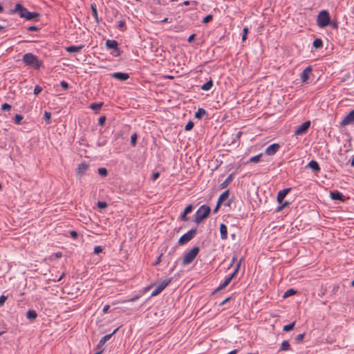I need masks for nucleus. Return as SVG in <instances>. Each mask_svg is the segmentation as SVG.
Instances as JSON below:
<instances>
[{
  "mask_svg": "<svg viewBox=\"0 0 354 354\" xmlns=\"http://www.w3.org/2000/svg\"><path fill=\"white\" fill-rule=\"evenodd\" d=\"M229 195L230 191L228 189L224 191L222 194H221L217 201L221 203H223L229 197Z\"/></svg>",
  "mask_w": 354,
  "mask_h": 354,
  "instance_id": "obj_25",
  "label": "nucleus"
},
{
  "mask_svg": "<svg viewBox=\"0 0 354 354\" xmlns=\"http://www.w3.org/2000/svg\"><path fill=\"white\" fill-rule=\"evenodd\" d=\"M172 278H168L165 279L161 281H159L158 283H155L153 284H151L149 286H147L145 290H148L151 289L153 286H157L160 290H163L171 282Z\"/></svg>",
  "mask_w": 354,
  "mask_h": 354,
  "instance_id": "obj_8",
  "label": "nucleus"
},
{
  "mask_svg": "<svg viewBox=\"0 0 354 354\" xmlns=\"http://www.w3.org/2000/svg\"><path fill=\"white\" fill-rule=\"evenodd\" d=\"M28 31H37L39 30V28L35 26H30L27 28Z\"/></svg>",
  "mask_w": 354,
  "mask_h": 354,
  "instance_id": "obj_59",
  "label": "nucleus"
},
{
  "mask_svg": "<svg viewBox=\"0 0 354 354\" xmlns=\"http://www.w3.org/2000/svg\"><path fill=\"white\" fill-rule=\"evenodd\" d=\"M41 91H42V88L40 86L37 85L35 86V88H34V94L35 95H37L41 92Z\"/></svg>",
  "mask_w": 354,
  "mask_h": 354,
  "instance_id": "obj_49",
  "label": "nucleus"
},
{
  "mask_svg": "<svg viewBox=\"0 0 354 354\" xmlns=\"http://www.w3.org/2000/svg\"><path fill=\"white\" fill-rule=\"evenodd\" d=\"M106 122V116L102 115L98 119V125L104 126Z\"/></svg>",
  "mask_w": 354,
  "mask_h": 354,
  "instance_id": "obj_45",
  "label": "nucleus"
},
{
  "mask_svg": "<svg viewBox=\"0 0 354 354\" xmlns=\"http://www.w3.org/2000/svg\"><path fill=\"white\" fill-rule=\"evenodd\" d=\"M248 33V27L243 28V34H242V41H245L246 40Z\"/></svg>",
  "mask_w": 354,
  "mask_h": 354,
  "instance_id": "obj_44",
  "label": "nucleus"
},
{
  "mask_svg": "<svg viewBox=\"0 0 354 354\" xmlns=\"http://www.w3.org/2000/svg\"><path fill=\"white\" fill-rule=\"evenodd\" d=\"M295 325V322H293L289 324L285 325L283 328V330L285 332L290 331L294 328Z\"/></svg>",
  "mask_w": 354,
  "mask_h": 354,
  "instance_id": "obj_33",
  "label": "nucleus"
},
{
  "mask_svg": "<svg viewBox=\"0 0 354 354\" xmlns=\"http://www.w3.org/2000/svg\"><path fill=\"white\" fill-rule=\"evenodd\" d=\"M219 231L221 234V239L222 240H226L227 239V228L224 223L220 224Z\"/></svg>",
  "mask_w": 354,
  "mask_h": 354,
  "instance_id": "obj_18",
  "label": "nucleus"
},
{
  "mask_svg": "<svg viewBox=\"0 0 354 354\" xmlns=\"http://www.w3.org/2000/svg\"><path fill=\"white\" fill-rule=\"evenodd\" d=\"M205 115H207V111L203 108H199L195 113L194 117L195 118L201 120Z\"/></svg>",
  "mask_w": 354,
  "mask_h": 354,
  "instance_id": "obj_26",
  "label": "nucleus"
},
{
  "mask_svg": "<svg viewBox=\"0 0 354 354\" xmlns=\"http://www.w3.org/2000/svg\"><path fill=\"white\" fill-rule=\"evenodd\" d=\"M155 287L156 288L154 289V290H153V292L151 294V296L152 297L156 296L162 292V290H160L157 286Z\"/></svg>",
  "mask_w": 354,
  "mask_h": 354,
  "instance_id": "obj_53",
  "label": "nucleus"
},
{
  "mask_svg": "<svg viewBox=\"0 0 354 354\" xmlns=\"http://www.w3.org/2000/svg\"><path fill=\"white\" fill-rule=\"evenodd\" d=\"M180 220L183 221H189V217H187V214H185L184 212L180 214Z\"/></svg>",
  "mask_w": 354,
  "mask_h": 354,
  "instance_id": "obj_51",
  "label": "nucleus"
},
{
  "mask_svg": "<svg viewBox=\"0 0 354 354\" xmlns=\"http://www.w3.org/2000/svg\"><path fill=\"white\" fill-rule=\"evenodd\" d=\"M97 171L98 174L102 177H106L108 175L107 169L104 167H100Z\"/></svg>",
  "mask_w": 354,
  "mask_h": 354,
  "instance_id": "obj_35",
  "label": "nucleus"
},
{
  "mask_svg": "<svg viewBox=\"0 0 354 354\" xmlns=\"http://www.w3.org/2000/svg\"><path fill=\"white\" fill-rule=\"evenodd\" d=\"M7 299H8V297L5 296V295H1L0 297V306H2L4 304V303L7 300Z\"/></svg>",
  "mask_w": 354,
  "mask_h": 354,
  "instance_id": "obj_55",
  "label": "nucleus"
},
{
  "mask_svg": "<svg viewBox=\"0 0 354 354\" xmlns=\"http://www.w3.org/2000/svg\"><path fill=\"white\" fill-rule=\"evenodd\" d=\"M60 85L64 90H67L69 87L68 84L66 81H62Z\"/></svg>",
  "mask_w": 354,
  "mask_h": 354,
  "instance_id": "obj_56",
  "label": "nucleus"
},
{
  "mask_svg": "<svg viewBox=\"0 0 354 354\" xmlns=\"http://www.w3.org/2000/svg\"><path fill=\"white\" fill-rule=\"evenodd\" d=\"M195 37H196V34H192L191 35H189V37H188L187 39V41L189 43H192L194 39H195Z\"/></svg>",
  "mask_w": 354,
  "mask_h": 354,
  "instance_id": "obj_62",
  "label": "nucleus"
},
{
  "mask_svg": "<svg viewBox=\"0 0 354 354\" xmlns=\"http://www.w3.org/2000/svg\"><path fill=\"white\" fill-rule=\"evenodd\" d=\"M210 212V207L206 205H203L196 212L194 222L196 224H200L209 216Z\"/></svg>",
  "mask_w": 354,
  "mask_h": 354,
  "instance_id": "obj_2",
  "label": "nucleus"
},
{
  "mask_svg": "<svg viewBox=\"0 0 354 354\" xmlns=\"http://www.w3.org/2000/svg\"><path fill=\"white\" fill-rule=\"evenodd\" d=\"M84 48V45L80 46H69L66 47V50L68 53H78Z\"/></svg>",
  "mask_w": 354,
  "mask_h": 354,
  "instance_id": "obj_20",
  "label": "nucleus"
},
{
  "mask_svg": "<svg viewBox=\"0 0 354 354\" xmlns=\"http://www.w3.org/2000/svg\"><path fill=\"white\" fill-rule=\"evenodd\" d=\"M333 28L337 29L338 28V22L337 21H330V24Z\"/></svg>",
  "mask_w": 354,
  "mask_h": 354,
  "instance_id": "obj_58",
  "label": "nucleus"
},
{
  "mask_svg": "<svg viewBox=\"0 0 354 354\" xmlns=\"http://www.w3.org/2000/svg\"><path fill=\"white\" fill-rule=\"evenodd\" d=\"M28 10L27 8L24 7L21 3H17L14 9H11L9 11L10 15L18 13L21 18L26 19Z\"/></svg>",
  "mask_w": 354,
  "mask_h": 354,
  "instance_id": "obj_6",
  "label": "nucleus"
},
{
  "mask_svg": "<svg viewBox=\"0 0 354 354\" xmlns=\"http://www.w3.org/2000/svg\"><path fill=\"white\" fill-rule=\"evenodd\" d=\"M97 206L100 208V209H104L107 207V203L104 201H98L97 202Z\"/></svg>",
  "mask_w": 354,
  "mask_h": 354,
  "instance_id": "obj_46",
  "label": "nucleus"
},
{
  "mask_svg": "<svg viewBox=\"0 0 354 354\" xmlns=\"http://www.w3.org/2000/svg\"><path fill=\"white\" fill-rule=\"evenodd\" d=\"M262 156V153H259L257 156H252L250 158V162H258L260 161V158Z\"/></svg>",
  "mask_w": 354,
  "mask_h": 354,
  "instance_id": "obj_37",
  "label": "nucleus"
},
{
  "mask_svg": "<svg viewBox=\"0 0 354 354\" xmlns=\"http://www.w3.org/2000/svg\"><path fill=\"white\" fill-rule=\"evenodd\" d=\"M305 336V333H302V334H299L298 335L296 336L295 340L296 342H300L303 340L304 337Z\"/></svg>",
  "mask_w": 354,
  "mask_h": 354,
  "instance_id": "obj_50",
  "label": "nucleus"
},
{
  "mask_svg": "<svg viewBox=\"0 0 354 354\" xmlns=\"http://www.w3.org/2000/svg\"><path fill=\"white\" fill-rule=\"evenodd\" d=\"M243 258L242 257L236 263V268L234 269V270L233 271V272L236 274V276L238 274V272L240 269V267H241V262L243 261Z\"/></svg>",
  "mask_w": 354,
  "mask_h": 354,
  "instance_id": "obj_42",
  "label": "nucleus"
},
{
  "mask_svg": "<svg viewBox=\"0 0 354 354\" xmlns=\"http://www.w3.org/2000/svg\"><path fill=\"white\" fill-rule=\"evenodd\" d=\"M37 314L34 310H28L26 313V317L30 320H34L36 319Z\"/></svg>",
  "mask_w": 354,
  "mask_h": 354,
  "instance_id": "obj_29",
  "label": "nucleus"
},
{
  "mask_svg": "<svg viewBox=\"0 0 354 354\" xmlns=\"http://www.w3.org/2000/svg\"><path fill=\"white\" fill-rule=\"evenodd\" d=\"M22 60L26 65L32 66L35 69H39L42 65V62L39 59L38 57L31 53L24 55Z\"/></svg>",
  "mask_w": 354,
  "mask_h": 354,
  "instance_id": "obj_1",
  "label": "nucleus"
},
{
  "mask_svg": "<svg viewBox=\"0 0 354 354\" xmlns=\"http://www.w3.org/2000/svg\"><path fill=\"white\" fill-rule=\"evenodd\" d=\"M330 15L327 10H322L317 15V24L320 28H325L330 24Z\"/></svg>",
  "mask_w": 354,
  "mask_h": 354,
  "instance_id": "obj_4",
  "label": "nucleus"
},
{
  "mask_svg": "<svg viewBox=\"0 0 354 354\" xmlns=\"http://www.w3.org/2000/svg\"><path fill=\"white\" fill-rule=\"evenodd\" d=\"M70 235L74 239H76L78 237L77 232L74 230L70 231Z\"/></svg>",
  "mask_w": 354,
  "mask_h": 354,
  "instance_id": "obj_57",
  "label": "nucleus"
},
{
  "mask_svg": "<svg viewBox=\"0 0 354 354\" xmlns=\"http://www.w3.org/2000/svg\"><path fill=\"white\" fill-rule=\"evenodd\" d=\"M281 205L277 207V212H279V211L282 210L283 209H284L285 207H288L290 204V203L288 201H285L283 203H281Z\"/></svg>",
  "mask_w": 354,
  "mask_h": 354,
  "instance_id": "obj_41",
  "label": "nucleus"
},
{
  "mask_svg": "<svg viewBox=\"0 0 354 354\" xmlns=\"http://www.w3.org/2000/svg\"><path fill=\"white\" fill-rule=\"evenodd\" d=\"M193 208H194V207H193V205H187V206L184 209V211H183V212H184L185 214H189V213H191V212H192V211L193 210Z\"/></svg>",
  "mask_w": 354,
  "mask_h": 354,
  "instance_id": "obj_47",
  "label": "nucleus"
},
{
  "mask_svg": "<svg viewBox=\"0 0 354 354\" xmlns=\"http://www.w3.org/2000/svg\"><path fill=\"white\" fill-rule=\"evenodd\" d=\"M137 138H138V136H137V134L136 133H134L133 135H131V145L133 147H135L136 145Z\"/></svg>",
  "mask_w": 354,
  "mask_h": 354,
  "instance_id": "obj_38",
  "label": "nucleus"
},
{
  "mask_svg": "<svg viewBox=\"0 0 354 354\" xmlns=\"http://www.w3.org/2000/svg\"><path fill=\"white\" fill-rule=\"evenodd\" d=\"M12 108V106L8 103H4L1 105V110L3 111H9Z\"/></svg>",
  "mask_w": 354,
  "mask_h": 354,
  "instance_id": "obj_48",
  "label": "nucleus"
},
{
  "mask_svg": "<svg viewBox=\"0 0 354 354\" xmlns=\"http://www.w3.org/2000/svg\"><path fill=\"white\" fill-rule=\"evenodd\" d=\"M118 330H119V327L115 328L111 333L106 335L104 337H102L98 342V344L97 346V349L101 350V348L103 346V345L105 344V342H107L109 339H110V338L112 337V335H114Z\"/></svg>",
  "mask_w": 354,
  "mask_h": 354,
  "instance_id": "obj_11",
  "label": "nucleus"
},
{
  "mask_svg": "<svg viewBox=\"0 0 354 354\" xmlns=\"http://www.w3.org/2000/svg\"><path fill=\"white\" fill-rule=\"evenodd\" d=\"M105 46L107 48L113 50L112 54H113L115 56L120 55L121 51L118 48V43L117 41L113 39H107L106 41Z\"/></svg>",
  "mask_w": 354,
  "mask_h": 354,
  "instance_id": "obj_7",
  "label": "nucleus"
},
{
  "mask_svg": "<svg viewBox=\"0 0 354 354\" xmlns=\"http://www.w3.org/2000/svg\"><path fill=\"white\" fill-rule=\"evenodd\" d=\"M354 123V109L350 111L340 122L341 126Z\"/></svg>",
  "mask_w": 354,
  "mask_h": 354,
  "instance_id": "obj_10",
  "label": "nucleus"
},
{
  "mask_svg": "<svg viewBox=\"0 0 354 354\" xmlns=\"http://www.w3.org/2000/svg\"><path fill=\"white\" fill-rule=\"evenodd\" d=\"M234 178L233 174H230L227 178L220 185L221 189L227 187Z\"/></svg>",
  "mask_w": 354,
  "mask_h": 354,
  "instance_id": "obj_23",
  "label": "nucleus"
},
{
  "mask_svg": "<svg viewBox=\"0 0 354 354\" xmlns=\"http://www.w3.org/2000/svg\"><path fill=\"white\" fill-rule=\"evenodd\" d=\"M24 117L20 114H16L14 118V122L16 124H21V120H23Z\"/></svg>",
  "mask_w": 354,
  "mask_h": 354,
  "instance_id": "obj_36",
  "label": "nucleus"
},
{
  "mask_svg": "<svg viewBox=\"0 0 354 354\" xmlns=\"http://www.w3.org/2000/svg\"><path fill=\"white\" fill-rule=\"evenodd\" d=\"M291 188H285L281 191H279L277 196V201L279 203H281L286 197V196L290 192Z\"/></svg>",
  "mask_w": 354,
  "mask_h": 354,
  "instance_id": "obj_14",
  "label": "nucleus"
},
{
  "mask_svg": "<svg viewBox=\"0 0 354 354\" xmlns=\"http://www.w3.org/2000/svg\"><path fill=\"white\" fill-rule=\"evenodd\" d=\"M103 105V103L102 102H100V103H93L91 104L90 107L95 111H99L101 107Z\"/></svg>",
  "mask_w": 354,
  "mask_h": 354,
  "instance_id": "obj_32",
  "label": "nucleus"
},
{
  "mask_svg": "<svg viewBox=\"0 0 354 354\" xmlns=\"http://www.w3.org/2000/svg\"><path fill=\"white\" fill-rule=\"evenodd\" d=\"M339 285H337V284L334 285L333 287V289H332V293L335 294L337 292V290H339Z\"/></svg>",
  "mask_w": 354,
  "mask_h": 354,
  "instance_id": "obj_61",
  "label": "nucleus"
},
{
  "mask_svg": "<svg viewBox=\"0 0 354 354\" xmlns=\"http://www.w3.org/2000/svg\"><path fill=\"white\" fill-rule=\"evenodd\" d=\"M196 232H197V229L196 227L192 228L189 231H188L187 233H185V234L181 236L178 241V245H185L187 243H188L189 241H191L194 238V236L196 234Z\"/></svg>",
  "mask_w": 354,
  "mask_h": 354,
  "instance_id": "obj_5",
  "label": "nucleus"
},
{
  "mask_svg": "<svg viewBox=\"0 0 354 354\" xmlns=\"http://www.w3.org/2000/svg\"><path fill=\"white\" fill-rule=\"evenodd\" d=\"M39 17H40L39 13L35 12H32L28 11L27 13L26 19L29 20V21L32 20V21H38L39 20Z\"/></svg>",
  "mask_w": 354,
  "mask_h": 354,
  "instance_id": "obj_19",
  "label": "nucleus"
},
{
  "mask_svg": "<svg viewBox=\"0 0 354 354\" xmlns=\"http://www.w3.org/2000/svg\"><path fill=\"white\" fill-rule=\"evenodd\" d=\"M89 165L87 164L85 162H83L78 165V167L77 168V175L82 178L86 173V171L88 169Z\"/></svg>",
  "mask_w": 354,
  "mask_h": 354,
  "instance_id": "obj_12",
  "label": "nucleus"
},
{
  "mask_svg": "<svg viewBox=\"0 0 354 354\" xmlns=\"http://www.w3.org/2000/svg\"><path fill=\"white\" fill-rule=\"evenodd\" d=\"M330 197L333 200H337L339 201H344V195L339 191H333L330 192Z\"/></svg>",
  "mask_w": 354,
  "mask_h": 354,
  "instance_id": "obj_17",
  "label": "nucleus"
},
{
  "mask_svg": "<svg viewBox=\"0 0 354 354\" xmlns=\"http://www.w3.org/2000/svg\"><path fill=\"white\" fill-rule=\"evenodd\" d=\"M296 293H297V290H295L293 288H290V289L287 290L284 292V295H283V298H287V297H288L290 296L295 295Z\"/></svg>",
  "mask_w": 354,
  "mask_h": 354,
  "instance_id": "obj_31",
  "label": "nucleus"
},
{
  "mask_svg": "<svg viewBox=\"0 0 354 354\" xmlns=\"http://www.w3.org/2000/svg\"><path fill=\"white\" fill-rule=\"evenodd\" d=\"M221 204H222V203H219V202H218V201H217V203H216V205L215 208H214V210H213V213H214V214H216V213L218 211V209H220V207H221Z\"/></svg>",
  "mask_w": 354,
  "mask_h": 354,
  "instance_id": "obj_60",
  "label": "nucleus"
},
{
  "mask_svg": "<svg viewBox=\"0 0 354 354\" xmlns=\"http://www.w3.org/2000/svg\"><path fill=\"white\" fill-rule=\"evenodd\" d=\"M102 250H103L101 246H100V245L95 246L94 248V253L96 254L102 252Z\"/></svg>",
  "mask_w": 354,
  "mask_h": 354,
  "instance_id": "obj_54",
  "label": "nucleus"
},
{
  "mask_svg": "<svg viewBox=\"0 0 354 354\" xmlns=\"http://www.w3.org/2000/svg\"><path fill=\"white\" fill-rule=\"evenodd\" d=\"M213 86V81L212 80V79H210L209 81H207L206 83L203 84L201 88L203 90V91H209L211 89V88Z\"/></svg>",
  "mask_w": 354,
  "mask_h": 354,
  "instance_id": "obj_28",
  "label": "nucleus"
},
{
  "mask_svg": "<svg viewBox=\"0 0 354 354\" xmlns=\"http://www.w3.org/2000/svg\"><path fill=\"white\" fill-rule=\"evenodd\" d=\"M308 167H309L314 172H317L320 170V167L318 162L313 160L308 162Z\"/></svg>",
  "mask_w": 354,
  "mask_h": 354,
  "instance_id": "obj_22",
  "label": "nucleus"
},
{
  "mask_svg": "<svg viewBox=\"0 0 354 354\" xmlns=\"http://www.w3.org/2000/svg\"><path fill=\"white\" fill-rule=\"evenodd\" d=\"M326 292H327L326 288L324 287V286H321L320 290L318 292V296L322 297L326 295Z\"/></svg>",
  "mask_w": 354,
  "mask_h": 354,
  "instance_id": "obj_39",
  "label": "nucleus"
},
{
  "mask_svg": "<svg viewBox=\"0 0 354 354\" xmlns=\"http://www.w3.org/2000/svg\"><path fill=\"white\" fill-rule=\"evenodd\" d=\"M213 19V16L212 15H206L203 19L202 22L203 24H207L210 22Z\"/></svg>",
  "mask_w": 354,
  "mask_h": 354,
  "instance_id": "obj_40",
  "label": "nucleus"
},
{
  "mask_svg": "<svg viewBox=\"0 0 354 354\" xmlns=\"http://www.w3.org/2000/svg\"><path fill=\"white\" fill-rule=\"evenodd\" d=\"M232 279L229 277H226L223 283L221 284L217 288H216L213 291L212 294H215L216 292L224 289L230 283Z\"/></svg>",
  "mask_w": 354,
  "mask_h": 354,
  "instance_id": "obj_21",
  "label": "nucleus"
},
{
  "mask_svg": "<svg viewBox=\"0 0 354 354\" xmlns=\"http://www.w3.org/2000/svg\"><path fill=\"white\" fill-rule=\"evenodd\" d=\"M50 118H51V113L50 112L46 111L44 112V119L45 122H46V124H50L51 122Z\"/></svg>",
  "mask_w": 354,
  "mask_h": 354,
  "instance_id": "obj_34",
  "label": "nucleus"
},
{
  "mask_svg": "<svg viewBox=\"0 0 354 354\" xmlns=\"http://www.w3.org/2000/svg\"><path fill=\"white\" fill-rule=\"evenodd\" d=\"M111 76L115 80L120 81H126L129 78V75L128 73H122V72H116L111 74Z\"/></svg>",
  "mask_w": 354,
  "mask_h": 354,
  "instance_id": "obj_15",
  "label": "nucleus"
},
{
  "mask_svg": "<svg viewBox=\"0 0 354 354\" xmlns=\"http://www.w3.org/2000/svg\"><path fill=\"white\" fill-rule=\"evenodd\" d=\"M290 348V345L288 340H284L281 344V351H288Z\"/></svg>",
  "mask_w": 354,
  "mask_h": 354,
  "instance_id": "obj_30",
  "label": "nucleus"
},
{
  "mask_svg": "<svg viewBox=\"0 0 354 354\" xmlns=\"http://www.w3.org/2000/svg\"><path fill=\"white\" fill-rule=\"evenodd\" d=\"M280 145L278 143H273L266 148V153L268 156H273L278 151Z\"/></svg>",
  "mask_w": 354,
  "mask_h": 354,
  "instance_id": "obj_13",
  "label": "nucleus"
},
{
  "mask_svg": "<svg viewBox=\"0 0 354 354\" xmlns=\"http://www.w3.org/2000/svg\"><path fill=\"white\" fill-rule=\"evenodd\" d=\"M155 287L156 288L154 289V290H153V292L151 294V296L152 297L156 296L162 292V290H160L157 286Z\"/></svg>",
  "mask_w": 354,
  "mask_h": 354,
  "instance_id": "obj_52",
  "label": "nucleus"
},
{
  "mask_svg": "<svg viewBox=\"0 0 354 354\" xmlns=\"http://www.w3.org/2000/svg\"><path fill=\"white\" fill-rule=\"evenodd\" d=\"M310 126V120H307V121L304 122L302 124L299 126L297 128V129L295 131V135L299 136V135L306 133L307 132V131L308 130Z\"/></svg>",
  "mask_w": 354,
  "mask_h": 354,
  "instance_id": "obj_9",
  "label": "nucleus"
},
{
  "mask_svg": "<svg viewBox=\"0 0 354 354\" xmlns=\"http://www.w3.org/2000/svg\"><path fill=\"white\" fill-rule=\"evenodd\" d=\"M91 12H92V15L95 18V21L99 24L100 20L98 17V15H97V6L95 3H92L91 5Z\"/></svg>",
  "mask_w": 354,
  "mask_h": 354,
  "instance_id": "obj_24",
  "label": "nucleus"
},
{
  "mask_svg": "<svg viewBox=\"0 0 354 354\" xmlns=\"http://www.w3.org/2000/svg\"><path fill=\"white\" fill-rule=\"evenodd\" d=\"M313 46L315 49H319L322 48L323 42L322 40L319 38H316L313 43Z\"/></svg>",
  "mask_w": 354,
  "mask_h": 354,
  "instance_id": "obj_27",
  "label": "nucleus"
},
{
  "mask_svg": "<svg viewBox=\"0 0 354 354\" xmlns=\"http://www.w3.org/2000/svg\"><path fill=\"white\" fill-rule=\"evenodd\" d=\"M162 256V254H160L158 257L157 258L156 261L153 263V266H157L161 262V257Z\"/></svg>",
  "mask_w": 354,
  "mask_h": 354,
  "instance_id": "obj_63",
  "label": "nucleus"
},
{
  "mask_svg": "<svg viewBox=\"0 0 354 354\" xmlns=\"http://www.w3.org/2000/svg\"><path fill=\"white\" fill-rule=\"evenodd\" d=\"M312 71L311 66H307L301 74V80L302 82H306L310 77V74Z\"/></svg>",
  "mask_w": 354,
  "mask_h": 354,
  "instance_id": "obj_16",
  "label": "nucleus"
},
{
  "mask_svg": "<svg viewBox=\"0 0 354 354\" xmlns=\"http://www.w3.org/2000/svg\"><path fill=\"white\" fill-rule=\"evenodd\" d=\"M160 176V173L159 172H154L153 174H152V177L151 178L155 180H156L158 177Z\"/></svg>",
  "mask_w": 354,
  "mask_h": 354,
  "instance_id": "obj_64",
  "label": "nucleus"
},
{
  "mask_svg": "<svg viewBox=\"0 0 354 354\" xmlns=\"http://www.w3.org/2000/svg\"><path fill=\"white\" fill-rule=\"evenodd\" d=\"M200 251L198 246L192 248L189 252H187L183 257V265H188L193 262L195 258L197 257Z\"/></svg>",
  "mask_w": 354,
  "mask_h": 354,
  "instance_id": "obj_3",
  "label": "nucleus"
},
{
  "mask_svg": "<svg viewBox=\"0 0 354 354\" xmlns=\"http://www.w3.org/2000/svg\"><path fill=\"white\" fill-rule=\"evenodd\" d=\"M194 126V122H193L192 121H191V120H190V121H189V122L186 124V125H185V131H190V130H192V129H193Z\"/></svg>",
  "mask_w": 354,
  "mask_h": 354,
  "instance_id": "obj_43",
  "label": "nucleus"
}]
</instances>
